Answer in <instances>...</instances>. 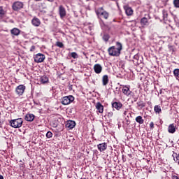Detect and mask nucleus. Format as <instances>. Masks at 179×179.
Segmentation results:
<instances>
[{"label": "nucleus", "mask_w": 179, "mask_h": 179, "mask_svg": "<svg viewBox=\"0 0 179 179\" xmlns=\"http://www.w3.org/2000/svg\"><path fill=\"white\" fill-rule=\"evenodd\" d=\"M122 51V43L116 42V47L111 46L108 49V54L110 57H120Z\"/></svg>", "instance_id": "f257e3e1"}, {"label": "nucleus", "mask_w": 179, "mask_h": 179, "mask_svg": "<svg viewBox=\"0 0 179 179\" xmlns=\"http://www.w3.org/2000/svg\"><path fill=\"white\" fill-rule=\"evenodd\" d=\"M95 13L97 15V17L99 18L101 16L103 17V19H108L110 14L104 10V8L103 7H100L95 10Z\"/></svg>", "instance_id": "f03ea898"}, {"label": "nucleus", "mask_w": 179, "mask_h": 179, "mask_svg": "<svg viewBox=\"0 0 179 179\" xmlns=\"http://www.w3.org/2000/svg\"><path fill=\"white\" fill-rule=\"evenodd\" d=\"M10 124L12 128H20L22 125H23V119L18 118V119H14L11 120L10 121Z\"/></svg>", "instance_id": "7ed1b4c3"}, {"label": "nucleus", "mask_w": 179, "mask_h": 179, "mask_svg": "<svg viewBox=\"0 0 179 179\" xmlns=\"http://www.w3.org/2000/svg\"><path fill=\"white\" fill-rule=\"evenodd\" d=\"M75 100V97L72 95L64 96L61 99V103L63 106H68V104H71V103L73 102Z\"/></svg>", "instance_id": "20e7f679"}, {"label": "nucleus", "mask_w": 179, "mask_h": 179, "mask_svg": "<svg viewBox=\"0 0 179 179\" xmlns=\"http://www.w3.org/2000/svg\"><path fill=\"white\" fill-rule=\"evenodd\" d=\"M34 62L37 64L44 62V60L45 59V55L41 53H38L34 56Z\"/></svg>", "instance_id": "39448f33"}, {"label": "nucleus", "mask_w": 179, "mask_h": 179, "mask_svg": "<svg viewBox=\"0 0 179 179\" xmlns=\"http://www.w3.org/2000/svg\"><path fill=\"white\" fill-rule=\"evenodd\" d=\"M122 93L124 94V96H127V97H131V94L132 93V91L130 90L129 85H122Z\"/></svg>", "instance_id": "423d86ee"}, {"label": "nucleus", "mask_w": 179, "mask_h": 179, "mask_svg": "<svg viewBox=\"0 0 179 179\" xmlns=\"http://www.w3.org/2000/svg\"><path fill=\"white\" fill-rule=\"evenodd\" d=\"M26 90V87L23 85H18L16 89L15 92L18 96H22L23 93H24V90Z\"/></svg>", "instance_id": "0eeeda50"}, {"label": "nucleus", "mask_w": 179, "mask_h": 179, "mask_svg": "<svg viewBox=\"0 0 179 179\" xmlns=\"http://www.w3.org/2000/svg\"><path fill=\"white\" fill-rule=\"evenodd\" d=\"M23 8V3L20 1H15L13 4V10H20Z\"/></svg>", "instance_id": "6e6552de"}, {"label": "nucleus", "mask_w": 179, "mask_h": 179, "mask_svg": "<svg viewBox=\"0 0 179 179\" xmlns=\"http://www.w3.org/2000/svg\"><path fill=\"white\" fill-rule=\"evenodd\" d=\"M59 15L61 19H64L66 16V10L63 7V6H59Z\"/></svg>", "instance_id": "1a4fd4ad"}, {"label": "nucleus", "mask_w": 179, "mask_h": 179, "mask_svg": "<svg viewBox=\"0 0 179 179\" xmlns=\"http://www.w3.org/2000/svg\"><path fill=\"white\" fill-rule=\"evenodd\" d=\"M76 125V122L73 120H68L66 123V128H69V129H73L75 126Z\"/></svg>", "instance_id": "9d476101"}, {"label": "nucleus", "mask_w": 179, "mask_h": 179, "mask_svg": "<svg viewBox=\"0 0 179 179\" xmlns=\"http://www.w3.org/2000/svg\"><path fill=\"white\" fill-rule=\"evenodd\" d=\"M95 107H96L97 111H99V113H100V114H103V113L104 111V106L101 104V103L97 102Z\"/></svg>", "instance_id": "9b49d317"}, {"label": "nucleus", "mask_w": 179, "mask_h": 179, "mask_svg": "<svg viewBox=\"0 0 179 179\" xmlns=\"http://www.w3.org/2000/svg\"><path fill=\"white\" fill-rule=\"evenodd\" d=\"M97 148L99 150V152H104V150H107V143H102L97 145Z\"/></svg>", "instance_id": "f8f14e48"}, {"label": "nucleus", "mask_w": 179, "mask_h": 179, "mask_svg": "<svg viewBox=\"0 0 179 179\" xmlns=\"http://www.w3.org/2000/svg\"><path fill=\"white\" fill-rule=\"evenodd\" d=\"M34 118H36V116L32 113H28L25 115V121H28L29 122L34 121Z\"/></svg>", "instance_id": "ddd939ff"}, {"label": "nucleus", "mask_w": 179, "mask_h": 179, "mask_svg": "<svg viewBox=\"0 0 179 179\" xmlns=\"http://www.w3.org/2000/svg\"><path fill=\"white\" fill-rule=\"evenodd\" d=\"M124 9L127 16H131V15L134 13V10H132V8L128 6H125L124 7Z\"/></svg>", "instance_id": "4468645a"}, {"label": "nucleus", "mask_w": 179, "mask_h": 179, "mask_svg": "<svg viewBox=\"0 0 179 179\" xmlns=\"http://www.w3.org/2000/svg\"><path fill=\"white\" fill-rule=\"evenodd\" d=\"M94 71L95 73H101V71H103V67L101 65L96 64L94 66Z\"/></svg>", "instance_id": "2eb2a0df"}, {"label": "nucleus", "mask_w": 179, "mask_h": 179, "mask_svg": "<svg viewBox=\"0 0 179 179\" xmlns=\"http://www.w3.org/2000/svg\"><path fill=\"white\" fill-rule=\"evenodd\" d=\"M112 107L117 110H120L121 108H122V103L120 102H113L112 103Z\"/></svg>", "instance_id": "dca6fc26"}, {"label": "nucleus", "mask_w": 179, "mask_h": 179, "mask_svg": "<svg viewBox=\"0 0 179 179\" xmlns=\"http://www.w3.org/2000/svg\"><path fill=\"white\" fill-rule=\"evenodd\" d=\"M31 23H32L33 26H35V27H38V26H40V24H41V22L40 21V19H38L37 17H34L31 20Z\"/></svg>", "instance_id": "f3484780"}, {"label": "nucleus", "mask_w": 179, "mask_h": 179, "mask_svg": "<svg viewBox=\"0 0 179 179\" xmlns=\"http://www.w3.org/2000/svg\"><path fill=\"white\" fill-rule=\"evenodd\" d=\"M140 23L142 27H145V26H149V21L148 20V18H146L145 17L141 18Z\"/></svg>", "instance_id": "a211bd4d"}, {"label": "nucleus", "mask_w": 179, "mask_h": 179, "mask_svg": "<svg viewBox=\"0 0 179 179\" xmlns=\"http://www.w3.org/2000/svg\"><path fill=\"white\" fill-rule=\"evenodd\" d=\"M39 82L42 83L43 85H45V83H48L49 79L48 77L45 76H43L39 78Z\"/></svg>", "instance_id": "6ab92c4d"}, {"label": "nucleus", "mask_w": 179, "mask_h": 179, "mask_svg": "<svg viewBox=\"0 0 179 179\" xmlns=\"http://www.w3.org/2000/svg\"><path fill=\"white\" fill-rule=\"evenodd\" d=\"M12 36H19L20 34V29L17 28H13L10 30Z\"/></svg>", "instance_id": "aec40b11"}, {"label": "nucleus", "mask_w": 179, "mask_h": 179, "mask_svg": "<svg viewBox=\"0 0 179 179\" xmlns=\"http://www.w3.org/2000/svg\"><path fill=\"white\" fill-rule=\"evenodd\" d=\"M168 132H169V134H174V132H176V126H174V124H169Z\"/></svg>", "instance_id": "412c9836"}, {"label": "nucleus", "mask_w": 179, "mask_h": 179, "mask_svg": "<svg viewBox=\"0 0 179 179\" xmlns=\"http://www.w3.org/2000/svg\"><path fill=\"white\" fill-rule=\"evenodd\" d=\"M102 83H103V86H107V85H108V75H104L102 77Z\"/></svg>", "instance_id": "4be33fe9"}, {"label": "nucleus", "mask_w": 179, "mask_h": 179, "mask_svg": "<svg viewBox=\"0 0 179 179\" xmlns=\"http://www.w3.org/2000/svg\"><path fill=\"white\" fill-rule=\"evenodd\" d=\"M172 157H173V160H174V162H176V163H178V162H179V154L178 155L175 152H173Z\"/></svg>", "instance_id": "5701e85b"}, {"label": "nucleus", "mask_w": 179, "mask_h": 179, "mask_svg": "<svg viewBox=\"0 0 179 179\" xmlns=\"http://www.w3.org/2000/svg\"><path fill=\"white\" fill-rule=\"evenodd\" d=\"M154 110L157 114H160V113H162V108L160 106L157 105L154 107Z\"/></svg>", "instance_id": "b1692460"}, {"label": "nucleus", "mask_w": 179, "mask_h": 179, "mask_svg": "<svg viewBox=\"0 0 179 179\" xmlns=\"http://www.w3.org/2000/svg\"><path fill=\"white\" fill-rule=\"evenodd\" d=\"M173 75L176 79H177V80H179V69H176L173 70Z\"/></svg>", "instance_id": "393cba45"}, {"label": "nucleus", "mask_w": 179, "mask_h": 179, "mask_svg": "<svg viewBox=\"0 0 179 179\" xmlns=\"http://www.w3.org/2000/svg\"><path fill=\"white\" fill-rule=\"evenodd\" d=\"M136 121L138 122V124H143V122H145V120H143V118H142V116L136 117Z\"/></svg>", "instance_id": "a878e982"}, {"label": "nucleus", "mask_w": 179, "mask_h": 179, "mask_svg": "<svg viewBox=\"0 0 179 179\" xmlns=\"http://www.w3.org/2000/svg\"><path fill=\"white\" fill-rule=\"evenodd\" d=\"M6 13L3 10V8L0 6V18L2 19V17H4Z\"/></svg>", "instance_id": "bb28decb"}, {"label": "nucleus", "mask_w": 179, "mask_h": 179, "mask_svg": "<svg viewBox=\"0 0 179 179\" xmlns=\"http://www.w3.org/2000/svg\"><path fill=\"white\" fill-rule=\"evenodd\" d=\"M103 41H105L106 43H107V41H108V40H110V35L106 34L103 36Z\"/></svg>", "instance_id": "cd10ccee"}, {"label": "nucleus", "mask_w": 179, "mask_h": 179, "mask_svg": "<svg viewBox=\"0 0 179 179\" xmlns=\"http://www.w3.org/2000/svg\"><path fill=\"white\" fill-rule=\"evenodd\" d=\"M162 15H163L164 20H167V16H169V14H167V11H166V10H163Z\"/></svg>", "instance_id": "c85d7f7f"}, {"label": "nucleus", "mask_w": 179, "mask_h": 179, "mask_svg": "<svg viewBox=\"0 0 179 179\" xmlns=\"http://www.w3.org/2000/svg\"><path fill=\"white\" fill-rule=\"evenodd\" d=\"M71 58H73L74 59H76V58L79 57V56L78 55V53H76V52H71Z\"/></svg>", "instance_id": "c756f323"}, {"label": "nucleus", "mask_w": 179, "mask_h": 179, "mask_svg": "<svg viewBox=\"0 0 179 179\" xmlns=\"http://www.w3.org/2000/svg\"><path fill=\"white\" fill-rule=\"evenodd\" d=\"M137 106L138 107H141V108H143V107H145V104L143 101H140L137 102Z\"/></svg>", "instance_id": "7c9ffc66"}, {"label": "nucleus", "mask_w": 179, "mask_h": 179, "mask_svg": "<svg viewBox=\"0 0 179 179\" xmlns=\"http://www.w3.org/2000/svg\"><path fill=\"white\" fill-rule=\"evenodd\" d=\"M173 5L175 8H179V0H173Z\"/></svg>", "instance_id": "2f4dec72"}, {"label": "nucleus", "mask_w": 179, "mask_h": 179, "mask_svg": "<svg viewBox=\"0 0 179 179\" xmlns=\"http://www.w3.org/2000/svg\"><path fill=\"white\" fill-rule=\"evenodd\" d=\"M46 138H48V139H50V138H52V132L51 131H48L46 134Z\"/></svg>", "instance_id": "473e14b6"}, {"label": "nucleus", "mask_w": 179, "mask_h": 179, "mask_svg": "<svg viewBox=\"0 0 179 179\" xmlns=\"http://www.w3.org/2000/svg\"><path fill=\"white\" fill-rule=\"evenodd\" d=\"M56 45L59 48H64V43L62 42H57Z\"/></svg>", "instance_id": "72a5a7b5"}, {"label": "nucleus", "mask_w": 179, "mask_h": 179, "mask_svg": "<svg viewBox=\"0 0 179 179\" xmlns=\"http://www.w3.org/2000/svg\"><path fill=\"white\" fill-rule=\"evenodd\" d=\"M134 59L136 61H138L139 60V55H135L134 56Z\"/></svg>", "instance_id": "f704fd0d"}, {"label": "nucleus", "mask_w": 179, "mask_h": 179, "mask_svg": "<svg viewBox=\"0 0 179 179\" xmlns=\"http://www.w3.org/2000/svg\"><path fill=\"white\" fill-rule=\"evenodd\" d=\"M36 50V46L34 45H32L30 48V51L31 52H33V51H35Z\"/></svg>", "instance_id": "c9c22d12"}, {"label": "nucleus", "mask_w": 179, "mask_h": 179, "mask_svg": "<svg viewBox=\"0 0 179 179\" xmlns=\"http://www.w3.org/2000/svg\"><path fill=\"white\" fill-rule=\"evenodd\" d=\"M175 22H176V26L177 27H179V22L177 21V20H176V19H175Z\"/></svg>", "instance_id": "e433bc0d"}, {"label": "nucleus", "mask_w": 179, "mask_h": 179, "mask_svg": "<svg viewBox=\"0 0 179 179\" xmlns=\"http://www.w3.org/2000/svg\"><path fill=\"white\" fill-rule=\"evenodd\" d=\"M172 179H179V178L177 176H172Z\"/></svg>", "instance_id": "4c0bfd02"}, {"label": "nucleus", "mask_w": 179, "mask_h": 179, "mask_svg": "<svg viewBox=\"0 0 179 179\" xmlns=\"http://www.w3.org/2000/svg\"><path fill=\"white\" fill-rule=\"evenodd\" d=\"M123 114L124 115H127V114H128V111L125 110Z\"/></svg>", "instance_id": "58836bf2"}, {"label": "nucleus", "mask_w": 179, "mask_h": 179, "mask_svg": "<svg viewBox=\"0 0 179 179\" xmlns=\"http://www.w3.org/2000/svg\"><path fill=\"white\" fill-rule=\"evenodd\" d=\"M0 179H3V176L2 175H0Z\"/></svg>", "instance_id": "ea45409f"}, {"label": "nucleus", "mask_w": 179, "mask_h": 179, "mask_svg": "<svg viewBox=\"0 0 179 179\" xmlns=\"http://www.w3.org/2000/svg\"><path fill=\"white\" fill-rule=\"evenodd\" d=\"M48 2H54V0H48Z\"/></svg>", "instance_id": "a19ab883"}, {"label": "nucleus", "mask_w": 179, "mask_h": 179, "mask_svg": "<svg viewBox=\"0 0 179 179\" xmlns=\"http://www.w3.org/2000/svg\"><path fill=\"white\" fill-rule=\"evenodd\" d=\"M150 127H153V122H151L150 124Z\"/></svg>", "instance_id": "79ce46f5"}, {"label": "nucleus", "mask_w": 179, "mask_h": 179, "mask_svg": "<svg viewBox=\"0 0 179 179\" xmlns=\"http://www.w3.org/2000/svg\"><path fill=\"white\" fill-rule=\"evenodd\" d=\"M178 166H179V161L178 162Z\"/></svg>", "instance_id": "37998d69"}, {"label": "nucleus", "mask_w": 179, "mask_h": 179, "mask_svg": "<svg viewBox=\"0 0 179 179\" xmlns=\"http://www.w3.org/2000/svg\"><path fill=\"white\" fill-rule=\"evenodd\" d=\"M110 115H113V113H110Z\"/></svg>", "instance_id": "c03bdc74"}, {"label": "nucleus", "mask_w": 179, "mask_h": 179, "mask_svg": "<svg viewBox=\"0 0 179 179\" xmlns=\"http://www.w3.org/2000/svg\"><path fill=\"white\" fill-rule=\"evenodd\" d=\"M86 1H90V0H86Z\"/></svg>", "instance_id": "a18cd8bd"}]
</instances>
